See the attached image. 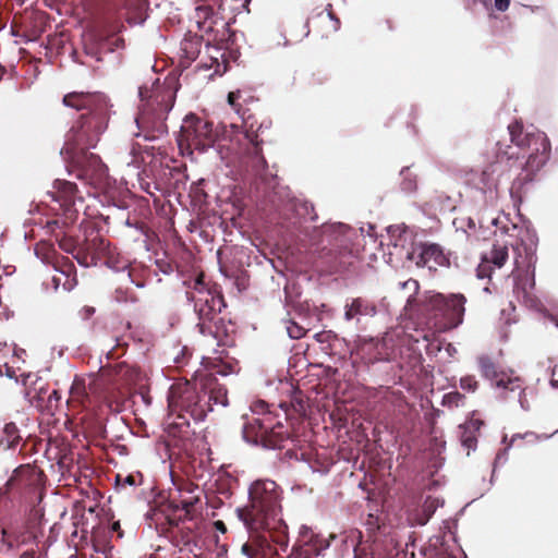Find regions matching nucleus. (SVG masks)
<instances>
[{"instance_id":"nucleus-1","label":"nucleus","mask_w":558,"mask_h":558,"mask_svg":"<svg viewBox=\"0 0 558 558\" xmlns=\"http://www.w3.org/2000/svg\"><path fill=\"white\" fill-rule=\"evenodd\" d=\"M63 105L84 112L66 133L61 155L73 168L77 179L90 183L104 182L108 168L99 156L89 149L96 147L108 128V98L101 93L73 92L63 97Z\"/></svg>"},{"instance_id":"nucleus-2","label":"nucleus","mask_w":558,"mask_h":558,"mask_svg":"<svg viewBox=\"0 0 558 558\" xmlns=\"http://www.w3.org/2000/svg\"><path fill=\"white\" fill-rule=\"evenodd\" d=\"M512 145L506 150L499 148L496 161L489 163L481 174L483 187L489 192L496 189L504 172V163L509 169H521L515 183L523 184L533 180V174L541 170L550 157V142L547 135L534 126L524 128L514 122L508 125Z\"/></svg>"},{"instance_id":"nucleus-3","label":"nucleus","mask_w":558,"mask_h":558,"mask_svg":"<svg viewBox=\"0 0 558 558\" xmlns=\"http://www.w3.org/2000/svg\"><path fill=\"white\" fill-rule=\"evenodd\" d=\"M282 489L272 480L259 478L251 483L246 505L238 507L235 514L248 533H276L278 545L288 547V525L282 519Z\"/></svg>"},{"instance_id":"nucleus-4","label":"nucleus","mask_w":558,"mask_h":558,"mask_svg":"<svg viewBox=\"0 0 558 558\" xmlns=\"http://www.w3.org/2000/svg\"><path fill=\"white\" fill-rule=\"evenodd\" d=\"M364 228L357 230L342 222H328L312 230L304 229L311 253L331 269L344 264V258L359 252Z\"/></svg>"},{"instance_id":"nucleus-5","label":"nucleus","mask_w":558,"mask_h":558,"mask_svg":"<svg viewBox=\"0 0 558 558\" xmlns=\"http://www.w3.org/2000/svg\"><path fill=\"white\" fill-rule=\"evenodd\" d=\"M519 239L514 242H507L504 245L495 244L490 251L489 256H484L483 259L490 266L494 265L497 268H501L508 258V244L513 248V263L514 270L513 275V292L518 301L530 306L533 303V299L525 287H521V274L523 272L526 277L531 276L530 288L532 289L535 284L534 281V269L536 263V245L537 238L534 232L530 230H520Z\"/></svg>"},{"instance_id":"nucleus-6","label":"nucleus","mask_w":558,"mask_h":558,"mask_svg":"<svg viewBox=\"0 0 558 558\" xmlns=\"http://www.w3.org/2000/svg\"><path fill=\"white\" fill-rule=\"evenodd\" d=\"M138 97L140 111L134 122L140 132L134 135L143 136L146 141H155L167 134L166 120L174 104L172 90L156 78L149 86L145 84L138 87Z\"/></svg>"},{"instance_id":"nucleus-7","label":"nucleus","mask_w":558,"mask_h":558,"mask_svg":"<svg viewBox=\"0 0 558 558\" xmlns=\"http://www.w3.org/2000/svg\"><path fill=\"white\" fill-rule=\"evenodd\" d=\"M227 388L216 384L209 390H198L189 381L170 386L167 400L172 412H184L195 422H203L214 405H228Z\"/></svg>"},{"instance_id":"nucleus-8","label":"nucleus","mask_w":558,"mask_h":558,"mask_svg":"<svg viewBox=\"0 0 558 558\" xmlns=\"http://www.w3.org/2000/svg\"><path fill=\"white\" fill-rule=\"evenodd\" d=\"M186 299L194 305L198 319L196 328L199 333L218 340L225 333L223 318L220 317L226 306L222 294L206 288L203 279L197 278L193 282L192 290L186 291Z\"/></svg>"},{"instance_id":"nucleus-9","label":"nucleus","mask_w":558,"mask_h":558,"mask_svg":"<svg viewBox=\"0 0 558 558\" xmlns=\"http://www.w3.org/2000/svg\"><path fill=\"white\" fill-rule=\"evenodd\" d=\"M41 499V473L31 465L16 468L0 488V504L12 502L34 508Z\"/></svg>"},{"instance_id":"nucleus-10","label":"nucleus","mask_w":558,"mask_h":558,"mask_svg":"<svg viewBox=\"0 0 558 558\" xmlns=\"http://www.w3.org/2000/svg\"><path fill=\"white\" fill-rule=\"evenodd\" d=\"M215 140L216 135L213 123L194 113L185 116L177 136L179 148L182 151L187 150L189 153L193 150L205 153L214 146Z\"/></svg>"},{"instance_id":"nucleus-11","label":"nucleus","mask_w":558,"mask_h":558,"mask_svg":"<svg viewBox=\"0 0 558 558\" xmlns=\"http://www.w3.org/2000/svg\"><path fill=\"white\" fill-rule=\"evenodd\" d=\"M243 418L246 421L242 426V436L247 444L271 450L283 447L287 437L276 430L270 416H252L251 418L243 416Z\"/></svg>"},{"instance_id":"nucleus-12","label":"nucleus","mask_w":558,"mask_h":558,"mask_svg":"<svg viewBox=\"0 0 558 558\" xmlns=\"http://www.w3.org/2000/svg\"><path fill=\"white\" fill-rule=\"evenodd\" d=\"M402 242H404V239L400 236L393 243L396 252H391L390 255L396 254L400 259L414 262L416 266L427 267L429 270H436L438 266L448 267L450 264L442 247L436 243H426L405 250Z\"/></svg>"},{"instance_id":"nucleus-13","label":"nucleus","mask_w":558,"mask_h":558,"mask_svg":"<svg viewBox=\"0 0 558 558\" xmlns=\"http://www.w3.org/2000/svg\"><path fill=\"white\" fill-rule=\"evenodd\" d=\"M240 96V90L230 92L227 97L228 104L234 110V112L241 117L245 126L244 136L250 143V147L246 150L247 163L256 175L262 177L264 172L267 170L268 165L265 157L262 154V142L258 141L257 132L262 130L264 124H259L256 131H254L253 124H247V119L245 118L246 110H244L242 106L238 102Z\"/></svg>"},{"instance_id":"nucleus-14","label":"nucleus","mask_w":558,"mask_h":558,"mask_svg":"<svg viewBox=\"0 0 558 558\" xmlns=\"http://www.w3.org/2000/svg\"><path fill=\"white\" fill-rule=\"evenodd\" d=\"M276 195L280 201L276 210L288 228H298L303 220L314 221L317 219L314 206L308 201L291 196L290 191L284 187L279 189Z\"/></svg>"},{"instance_id":"nucleus-15","label":"nucleus","mask_w":558,"mask_h":558,"mask_svg":"<svg viewBox=\"0 0 558 558\" xmlns=\"http://www.w3.org/2000/svg\"><path fill=\"white\" fill-rule=\"evenodd\" d=\"M465 301L463 294L435 293L429 296L428 306L447 317L451 327H458L463 320Z\"/></svg>"},{"instance_id":"nucleus-16","label":"nucleus","mask_w":558,"mask_h":558,"mask_svg":"<svg viewBox=\"0 0 558 558\" xmlns=\"http://www.w3.org/2000/svg\"><path fill=\"white\" fill-rule=\"evenodd\" d=\"M478 366L483 377L488 379L496 389L497 398L507 400L509 391H514L519 387V377H512L504 371H498L489 356L478 357Z\"/></svg>"},{"instance_id":"nucleus-17","label":"nucleus","mask_w":558,"mask_h":558,"mask_svg":"<svg viewBox=\"0 0 558 558\" xmlns=\"http://www.w3.org/2000/svg\"><path fill=\"white\" fill-rule=\"evenodd\" d=\"M124 48L123 38L116 36H106L102 33H94L85 44L86 54L96 59V61H105L107 56H111L113 62H120V54H114L118 50Z\"/></svg>"},{"instance_id":"nucleus-18","label":"nucleus","mask_w":558,"mask_h":558,"mask_svg":"<svg viewBox=\"0 0 558 558\" xmlns=\"http://www.w3.org/2000/svg\"><path fill=\"white\" fill-rule=\"evenodd\" d=\"M80 248L75 259L85 268L96 266L102 256L110 254V244L100 236L87 240L83 245H80Z\"/></svg>"},{"instance_id":"nucleus-19","label":"nucleus","mask_w":558,"mask_h":558,"mask_svg":"<svg viewBox=\"0 0 558 558\" xmlns=\"http://www.w3.org/2000/svg\"><path fill=\"white\" fill-rule=\"evenodd\" d=\"M376 314L377 307L374 303L362 298H354L345 302L343 319L359 327L363 317H374Z\"/></svg>"},{"instance_id":"nucleus-20","label":"nucleus","mask_w":558,"mask_h":558,"mask_svg":"<svg viewBox=\"0 0 558 558\" xmlns=\"http://www.w3.org/2000/svg\"><path fill=\"white\" fill-rule=\"evenodd\" d=\"M251 543H246L242 546L241 550L247 558H263L262 550L268 546V542L276 541V533L270 532H254L250 533Z\"/></svg>"},{"instance_id":"nucleus-21","label":"nucleus","mask_w":558,"mask_h":558,"mask_svg":"<svg viewBox=\"0 0 558 558\" xmlns=\"http://www.w3.org/2000/svg\"><path fill=\"white\" fill-rule=\"evenodd\" d=\"M442 506V499H439L438 497H427L424 504L422 505L421 509H418L415 513L409 517L411 525H425L433 517L435 511Z\"/></svg>"},{"instance_id":"nucleus-22","label":"nucleus","mask_w":558,"mask_h":558,"mask_svg":"<svg viewBox=\"0 0 558 558\" xmlns=\"http://www.w3.org/2000/svg\"><path fill=\"white\" fill-rule=\"evenodd\" d=\"M483 422L480 418H470L463 424L459 425V438L461 445L468 449V454L471 450L476 448V433L482 427Z\"/></svg>"},{"instance_id":"nucleus-23","label":"nucleus","mask_w":558,"mask_h":558,"mask_svg":"<svg viewBox=\"0 0 558 558\" xmlns=\"http://www.w3.org/2000/svg\"><path fill=\"white\" fill-rule=\"evenodd\" d=\"M213 4L198 5L195 9V22L197 28L203 33H210L214 31V25L217 23V13Z\"/></svg>"},{"instance_id":"nucleus-24","label":"nucleus","mask_w":558,"mask_h":558,"mask_svg":"<svg viewBox=\"0 0 558 558\" xmlns=\"http://www.w3.org/2000/svg\"><path fill=\"white\" fill-rule=\"evenodd\" d=\"M202 46L203 37L197 34L189 33L180 44L182 59H184L186 63L194 61L198 57Z\"/></svg>"},{"instance_id":"nucleus-25","label":"nucleus","mask_w":558,"mask_h":558,"mask_svg":"<svg viewBox=\"0 0 558 558\" xmlns=\"http://www.w3.org/2000/svg\"><path fill=\"white\" fill-rule=\"evenodd\" d=\"M54 189L52 199L62 203V205H70L77 192V185L71 181L57 179L54 181Z\"/></svg>"},{"instance_id":"nucleus-26","label":"nucleus","mask_w":558,"mask_h":558,"mask_svg":"<svg viewBox=\"0 0 558 558\" xmlns=\"http://www.w3.org/2000/svg\"><path fill=\"white\" fill-rule=\"evenodd\" d=\"M21 439L22 437L16 424L13 422L7 423L4 424L2 435L0 436V448L3 450L15 449Z\"/></svg>"},{"instance_id":"nucleus-27","label":"nucleus","mask_w":558,"mask_h":558,"mask_svg":"<svg viewBox=\"0 0 558 558\" xmlns=\"http://www.w3.org/2000/svg\"><path fill=\"white\" fill-rule=\"evenodd\" d=\"M214 354L215 355L213 357H210V361H211L213 367L216 368L217 374H219L221 376H227L229 374L236 372L235 363L233 362V360H231V361L225 360V357H227V355H225L223 349L214 350Z\"/></svg>"},{"instance_id":"nucleus-28","label":"nucleus","mask_w":558,"mask_h":558,"mask_svg":"<svg viewBox=\"0 0 558 558\" xmlns=\"http://www.w3.org/2000/svg\"><path fill=\"white\" fill-rule=\"evenodd\" d=\"M195 489H198V487H192V485H187L186 492L190 494V496H184L182 494V488H178L180 493V499L178 501L175 499L171 500L172 508L174 510L182 509L186 514H190L193 507L198 501V496L193 495Z\"/></svg>"},{"instance_id":"nucleus-29","label":"nucleus","mask_w":558,"mask_h":558,"mask_svg":"<svg viewBox=\"0 0 558 558\" xmlns=\"http://www.w3.org/2000/svg\"><path fill=\"white\" fill-rule=\"evenodd\" d=\"M453 227L457 231L463 232L468 239L477 236V228L473 218L461 216L457 217L452 221Z\"/></svg>"},{"instance_id":"nucleus-30","label":"nucleus","mask_w":558,"mask_h":558,"mask_svg":"<svg viewBox=\"0 0 558 558\" xmlns=\"http://www.w3.org/2000/svg\"><path fill=\"white\" fill-rule=\"evenodd\" d=\"M400 175H401V183H400L401 190L407 194H411V193L415 192V190L417 187L416 175L412 173L410 168L409 167L402 168V170L400 171Z\"/></svg>"},{"instance_id":"nucleus-31","label":"nucleus","mask_w":558,"mask_h":558,"mask_svg":"<svg viewBox=\"0 0 558 558\" xmlns=\"http://www.w3.org/2000/svg\"><path fill=\"white\" fill-rule=\"evenodd\" d=\"M319 549L305 543L304 546H294L289 558H314L319 555Z\"/></svg>"},{"instance_id":"nucleus-32","label":"nucleus","mask_w":558,"mask_h":558,"mask_svg":"<svg viewBox=\"0 0 558 558\" xmlns=\"http://www.w3.org/2000/svg\"><path fill=\"white\" fill-rule=\"evenodd\" d=\"M464 396L460 393L459 391H451L442 397V405L449 407V408H458L463 403Z\"/></svg>"},{"instance_id":"nucleus-33","label":"nucleus","mask_w":558,"mask_h":558,"mask_svg":"<svg viewBox=\"0 0 558 558\" xmlns=\"http://www.w3.org/2000/svg\"><path fill=\"white\" fill-rule=\"evenodd\" d=\"M286 324L287 335L291 339H301L306 332V330L302 326H300L298 323L293 320H288Z\"/></svg>"},{"instance_id":"nucleus-34","label":"nucleus","mask_w":558,"mask_h":558,"mask_svg":"<svg viewBox=\"0 0 558 558\" xmlns=\"http://www.w3.org/2000/svg\"><path fill=\"white\" fill-rule=\"evenodd\" d=\"M507 221H508V219L506 217H502V218L497 217V218H492L490 223L493 226L499 228L501 233H506V234H509L510 236H514V234L509 233V232H510V230L512 232L518 231V227L515 225H513V223L511 225V227H508L506 225Z\"/></svg>"},{"instance_id":"nucleus-35","label":"nucleus","mask_w":558,"mask_h":558,"mask_svg":"<svg viewBox=\"0 0 558 558\" xmlns=\"http://www.w3.org/2000/svg\"><path fill=\"white\" fill-rule=\"evenodd\" d=\"M507 393H508V398L507 399H509L511 396L513 398H518V401H519L520 407L522 408V410H524V411H529L530 410V404H529L527 400L524 398V389L522 388L520 379H519V387H518V389H515L514 391L507 390Z\"/></svg>"},{"instance_id":"nucleus-36","label":"nucleus","mask_w":558,"mask_h":558,"mask_svg":"<svg viewBox=\"0 0 558 558\" xmlns=\"http://www.w3.org/2000/svg\"><path fill=\"white\" fill-rule=\"evenodd\" d=\"M478 387V383L472 375H466L460 379V388L468 392H474Z\"/></svg>"},{"instance_id":"nucleus-37","label":"nucleus","mask_w":558,"mask_h":558,"mask_svg":"<svg viewBox=\"0 0 558 558\" xmlns=\"http://www.w3.org/2000/svg\"><path fill=\"white\" fill-rule=\"evenodd\" d=\"M59 246L63 252L71 254L74 259L76 253L81 250L80 246H76L72 240L65 238L59 240Z\"/></svg>"},{"instance_id":"nucleus-38","label":"nucleus","mask_w":558,"mask_h":558,"mask_svg":"<svg viewBox=\"0 0 558 558\" xmlns=\"http://www.w3.org/2000/svg\"><path fill=\"white\" fill-rule=\"evenodd\" d=\"M557 433H558V428L550 435H546V434L538 435L534 432H526L522 435V439H527V441H538V440H543V439H548Z\"/></svg>"},{"instance_id":"nucleus-39","label":"nucleus","mask_w":558,"mask_h":558,"mask_svg":"<svg viewBox=\"0 0 558 558\" xmlns=\"http://www.w3.org/2000/svg\"><path fill=\"white\" fill-rule=\"evenodd\" d=\"M511 447L508 445L505 449L500 450L496 458H495V461H494V471L493 473L495 472V469L500 465V464H505L508 460V451Z\"/></svg>"},{"instance_id":"nucleus-40","label":"nucleus","mask_w":558,"mask_h":558,"mask_svg":"<svg viewBox=\"0 0 558 558\" xmlns=\"http://www.w3.org/2000/svg\"><path fill=\"white\" fill-rule=\"evenodd\" d=\"M490 266L482 258V263L476 268V276L478 279L489 278Z\"/></svg>"},{"instance_id":"nucleus-41","label":"nucleus","mask_w":558,"mask_h":558,"mask_svg":"<svg viewBox=\"0 0 558 558\" xmlns=\"http://www.w3.org/2000/svg\"><path fill=\"white\" fill-rule=\"evenodd\" d=\"M187 355H191L190 350H189V348L183 347V348L181 349L180 354H178V355H177V356H174V359H173V361H174V363L177 364V366H179V367H180V366H183V365L186 363V356H187Z\"/></svg>"},{"instance_id":"nucleus-42","label":"nucleus","mask_w":558,"mask_h":558,"mask_svg":"<svg viewBox=\"0 0 558 558\" xmlns=\"http://www.w3.org/2000/svg\"><path fill=\"white\" fill-rule=\"evenodd\" d=\"M95 314L93 306H84L80 310L78 315L82 319H88Z\"/></svg>"},{"instance_id":"nucleus-43","label":"nucleus","mask_w":558,"mask_h":558,"mask_svg":"<svg viewBox=\"0 0 558 558\" xmlns=\"http://www.w3.org/2000/svg\"><path fill=\"white\" fill-rule=\"evenodd\" d=\"M510 0H494V8L498 12H505L509 9Z\"/></svg>"},{"instance_id":"nucleus-44","label":"nucleus","mask_w":558,"mask_h":558,"mask_svg":"<svg viewBox=\"0 0 558 558\" xmlns=\"http://www.w3.org/2000/svg\"><path fill=\"white\" fill-rule=\"evenodd\" d=\"M141 186L147 194H149L151 196H154L155 191L158 190L157 185L155 183H150V182H143V183H141Z\"/></svg>"},{"instance_id":"nucleus-45","label":"nucleus","mask_w":558,"mask_h":558,"mask_svg":"<svg viewBox=\"0 0 558 558\" xmlns=\"http://www.w3.org/2000/svg\"><path fill=\"white\" fill-rule=\"evenodd\" d=\"M96 551L101 553L105 558H114L113 547L105 544L101 549H96Z\"/></svg>"},{"instance_id":"nucleus-46","label":"nucleus","mask_w":558,"mask_h":558,"mask_svg":"<svg viewBox=\"0 0 558 558\" xmlns=\"http://www.w3.org/2000/svg\"><path fill=\"white\" fill-rule=\"evenodd\" d=\"M125 225L129 226V227H133L135 228L136 230H138L141 233H145V226L143 222L138 221V220H130V219H126L125 221Z\"/></svg>"},{"instance_id":"nucleus-47","label":"nucleus","mask_w":558,"mask_h":558,"mask_svg":"<svg viewBox=\"0 0 558 558\" xmlns=\"http://www.w3.org/2000/svg\"><path fill=\"white\" fill-rule=\"evenodd\" d=\"M114 300L117 302H126L128 298L121 289H117L114 292Z\"/></svg>"},{"instance_id":"nucleus-48","label":"nucleus","mask_w":558,"mask_h":558,"mask_svg":"<svg viewBox=\"0 0 558 558\" xmlns=\"http://www.w3.org/2000/svg\"><path fill=\"white\" fill-rule=\"evenodd\" d=\"M402 288L413 289L416 291L418 289V283L416 280H408L401 283Z\"/></svg>"},{"instance_id":"nucleus-49","label":"nucleus","mask_w":558,"mask_h":558,"mask_svg":"<svg viewBox=\"0 0 558 558\" xmlns=\"http://www.w3.org/2000/svg\"><path fill=\"white\" fill-rule=\"evenodd\" d=\"M136 478H137L136 475L130 474V475L124 477V483L130 485V486H136L137 485Z\"/></svg>"},{"instance_id":"nucleus-50","label":"nucleus","mask_w":558,"mask_h":558,"mask_svg":"<svg viewBox=\"0 0 558 558\" xmlns=\"http://www.w3.org/2000/svg\"><path fill=\"white\" fill-rule=\"evenodd\" d=\"M550 385L558 389V368H554Z\"/></svg>"},{"instance_id":"nucleus-51","label":"nucleus","mask_w":558,"mask_h":558,"mask_svg":"<svg viewBox=\"0 0 558 558\" xmlns=\"http://www.w3.org/2000/svg\"><path fill=\"white\" fill-rule=\"evenodd\" d=\"M472 4H482L485 9H489L492 7V0H469Z\"/></svg>"},{"instance_id":"nucleus-52","label":"nucleus","mask_w":558,"mask_h":558,"mask_svg":"<svg viewBox=\"0 0 558 558\" xmlns=\"http://www.w3.org/2000/svg\"><path fill=\"white\" fill-rule=\"evenodd\" d=\"M3 535H4L5 537H8L9 539H10L11 537H13V536H14L15 542H17V543L20 542L19 536H15V535H14V532H12L11 530H8V531H7V530H4V531H3ZM21 543H25V539L23 538V539L21 541Z\"/></svg>"},{"instance_id":"nucleus-53","label":"nucleus","mask_w":558,"mask_h":558,"mask_svg":"<svg viewBox=\"0 0 558 558\" xmlns=\"http://www.w3.org/2000/svg\"><path fill=\"white\" fill-rule=\"evenodd\" d=\"M47 227L51 232H54L56 229L60 228V222L58 220H51L47 222Z\"/></svg>"},{"instance_id":"nucleus-54","label":"nucleus","mask_w":558,"mask_h":558,"mask_svg":"<svg viewBox=\"0 0 558 558\" xmlns=\"http://www.w3.org/2000/svg\"><path fill=\"white\" fill-rule=\"evenodd\" d=\"M445 350L449 356H453L457 353V349L452 343H447Z\"/></svg>"},{"instance_id":"nucleus-55","label":"nucleus","mask_w":558,"mask_h":558,"mask_svg":"<svg viewBox=\"0 0 558 558\" xmlns=\"http://www.w3.org/2000/svg\"><path fill=\"white\" fill-rule=\"evenodd\" d=\"M107 264H110V260H107ZM109 266L111 268H113L116 271H120L122 274H124L126 271V269H128V264H124L122 266H117V267L116 266H111V265H109Z\"/></svg>"},{"instance_id":"nucleus-56","label":"nucleus","mask_w":558,"mask_h":558,"mask_svg":"<svg viewBox=\"0 0 558 558\" xmlns=\"http://www.w3.org/2000/svg\"><path fill=\"white\" fill-rule=\"evenodd\" d=\"M266 408V403L264 401H259L254 409V412H263Z\"/></svg>"},{"instance_id":"nucleus-57","label":"nucleus","mask_w":558,"mask_h":558,"mask_svg":"<svg viewBox=\"0 0 558 558\" xmlns=\"http://www.w3.org/2000/svg\"><path fill=\"white\" fill-rule=\"evenodd\" d=\"M215 525H216V529H217V530L221 531L222 533H225V532H226V526H225V523H223V522H221V521H216V522H215Z\"/></svg>"},{"instance_id":"nucleus-58","label":"nucleus","mask_w":558,"mask_h":558,"mask_svg":"<svg viewBox=\"0 0 558 558\" xmlns=\"http://www.w3.org/2000/svg\"><path fill=\"white\" fill-rule=\"evenodd\" d=\"M52 399H54V400L59 399V393L57 390H52L51 393L49 395L48 400L51 401Z\"/></svg>"},{"instance_id":"nucleus-59","label":"nucleus","mask_w":558,"mask_h":558,"mask_svg":"<svg viewBox=\"0 0 558 558\" xmlns=\"http://www.w3.org/2000/svg\"><path fill=\"white\" fill-rule=\"evenodd\" d=\"M523 434H514L510 440L509 446L511 447L517 439H522Z\"/></svg>"},{"instance_id":"nucleus-60","label":"nucleus","mask_w":558,"mask_h":558,"mask_svg":"<svg viewBox=\"0 0 558 558\" xmlns=\"http://www.w3.org/2000/svg\"><path fill=\"white\" fill-rule=\"evenodd\" d=\"M308 531H310V529L306 525H302L300 529V535L304 536L305 534L308 533Z\"/></svg>"},{"instance_id":"nucleus-61","label":"nucleus","mask_w":558,"mask_h":558,"mask_svg":"<svg viewBox=\"0 0 558 558\" xmlns=\"http://www.w3.org/2000/svg\"><path fill=\"white\" fill-rule=\"evenodd\" d=\"M328 15H329V17H330L331 20H333V21L336 22V24H337L336 29H338V27H339V23H340V22H339V20H338L337 17H335V16H333V14H332L331 12H329V13H328Z\"/></svg>"},{"instance_id":"nucleus-62","label":"nucleus","mask_w":558,"mask_h":558,"mask_svg":"<svg viewBox=\"0 0 558 558\" xmlns=\"http://www.w3.org/2000/svg\"><path fill=\"white\" fill-rule=\"evenodd\" d=\"M126 270H128V271L125 272V277H126L131 282H133L131 271L129 270V268H128Z\"/></svg>"},{"instance_id":"nucleus-63","label":"nucleus","mask_w":558,"mask_h":558,"mask_svg":"<svg viewBox=\"0 0 558 558\" xmlns=\"http://www.w3.org/2000/svg\"><path fill=\"white\" fill-rule=\"evenodd\" d=\"M11 35L14 37H19V33L14 29V27H11Z\"/></svg>"},{"instance_id":"nucleus-64","label":"nucleus","mask_w":558,"mask_h":558,"mask_svg":"<svg viewBox=\"0 0 558 558\" xmlns=\"http://www.w3.org/2000/svg\"><path fill=\"white\" fill-rule=\"evenodd\" d=\"M374 229V227L372 225H368V230H367V235L373 238V234L371 233V231Z\"/></svg>"}]
</instances>
